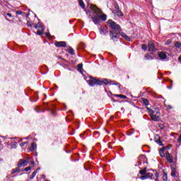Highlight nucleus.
<instances>
[{
  "label": "nucleus",
  "instance_id": "obj_1",
  "mask_svg": "<svg viewBox=\"0 0 181 181\" xmlns=\"http://www.w3.org/2000/svg\"><path fill=\"white\" fill-rule=\"evenodd\" d=\"M90 9L95 15L92 16L91 14H90V17L91 18L95 25H98V23H100V19H102V21H107V15L103 13L101 9L98 8L97 6L91 5Z\"/></svg>",
  "mask_w": 181,
  "mask_h": 181
},
{
  "label": "nucleus",
  "instance_id": "obj_2",
  "mask_svg": "<svg viewBox=\"0 0 181 181\" xmlns=\"http://www.w3.org/2000/svg\"><path fill=\"white\" fill-rule=\"evenodd\" d=\"M107 25L112 30L110 31V37L112 40H118V33L121 32V27L119 25L115 23L112 20L107 21Z\"/></svg>",
  "mask_w": 181,
  "mask_h": 181
},
{
  "label": "nucleus",
  "instance_id": "obj_3",
  "mask_svg": "<svg viewBox=\"0 0 181 181\" xmlns=\"http://www.w3.org/2000/svg\"><path fill=\"white\" fill-rule=\"evenodd\" d=\"M149 115L152 121L157 122L160 119V113L156 110H148Z\"/></svg>",
  "mask_w": 181,
  "mask_h": 181
},
{
  "label": "nucleus",
  "instance_id": "obj_4",
  "mask_svg": "<svg viewBox=\"0 0 181 181\" xmlns=\"http://www.w3.org/2000/svg\"><path fill=\"white\" fill-rule=\"evenodd\" d=\"M90 78H91V80H88L87 81V83L91 87H94V86H95V84H97L98 86H103V82H101L100 80L97 79L95 78H93V77H91Z\"/></svg>",
  "mask_w": 181,
  "mask_h": 181
},
{
  "label": "nucleus",
  "instance_id": "obj_5",
  "mask_svg": "<svg viewBox=\"0 0 181 181\" xmlns=\"http://www.w3.org/2000/svg\"><path fill=\"white\" fill-rule=\"evenodd\" d=\"M158 56L159 59L161 60H166L168 59V55L166 54V52H160L158 53Z\"/></svg>",
  "mask_w": 181,
  "mask_h": 181
},
{
  "label": "nucleus",
  "instance_id": "obj_6",
  "mask_svg": "<svg viewBox=\"0 0 181 181\" xmlns=\"http://www.w3.org/2000/svg\"><path fill=\"white\" fill-rule=\"evenodd\" d=\"M34 28L35 29H37V35H43V28L41 27L40 25H34Z\"/></svg>",
  "mask_w": 181,
  "mask_h": 181
},
{
  "label": "nucleus",
  "instance_id": "obj_7",
  "mask_svg": "<svg viewBox=\"0 0 181 181\" xmlns=\"http://www.w3.org/2000/svg\"><path fill=\"white\" fill-rule=\"evenodd\" d=\"M166 155V158L168 160V163H173V156H172V154L169 153V152H166L165 153Z\"/></svg>",
  "mask_w": 181,
  "mask_h": 181
},
{
  "label": "nucleus",
  "instance_id": "obj_8",
  "mask_svg": "<svg viewBox=\"0 0 181 181\" xmlns=\"http://www.w3.org/2000/svg\"><path fill=\"white\" fill-rule=\"evenodd\" d=\"M55 46L57 47H66L67 46V44L64 41H60L55 43Z\"/></svg>",
  "mask_w": 181,
  "mask_h": 181
},
{
  "label": "nucleus",
  "instance_id": "obj_9",
  "mask_svg": "<svg viewBox=\"0 0 181 181\" xmlns=\"http://www.w3.org/2000/svg\"><path fill=\"white\" fill-rule=\"evenodd\" d=\"M148 50L149 52H155V44L153 43V42L150 41L148 42Z\"/></svg>",
  "mask_w": 181,
  "mask_h": 181
},
{
  "label": "nucleus",
  "instance_id": "obj_10",
  "mask_svg": "<svg viewBox=\"0 0 181 181\" xmlns=\"http://www.w3.org/2000/svg\"><path fill=\"white\" fill-rule=\"evenodd\" d=\"M28 165V160L25 159H22L18 163V168H22V166H27Z\"/></svg>",
  "mask_w": 181,
  "mask_h": 181
},
{
  "label": "nucleus",
  "instance_id": "obj_11",
  "mask_svg": "<svg viewBox=\"0 0 181 181\" xmlns=\"http://www.w3.org/2000/svg\"><path fill=\"white\" fill-rule=\"evenodd\" d=\"M101 83H102V84H106V85L107 84H110V85H113V86L118 84L117 83H112V82L110 81V80H108L107 78L103 79L101 81Z\"/></svg>",
  "mask_w": 181,
  "mask_h": 181
},
{
  "label": "nucleus",
  "instance_id": "obj_12",
  "mask_svg": "<svg viewBox=\"0 0 181 181\" xmlns=\"http://www.w3.org/2000/svg\"><path fill=\"white\" fill-rule=\"evenodd\" d=\"M99 30H100V35H107V33H108V30H107V28L103 26L100 27Z\"/></svg>",
  "mask_w": 181,
  "mask_h": 181
},
{
  "label": "nucleus",
  "instance_id": "obj_13",
  "mask_svg": "<svg viewBox=\"0 0 181 181\" xmlns=\"http://www.w3.org/2000/svg\"><path fill=\"white\" fill-rule=\"evenodd\" d=\"M120 36L125 39V40H127V42H129L131 40V38H129V37H128V35H127L125 33H120Z\"/></svg>",
  "mask_w": 181,
  "mask_h": 181
},
{
  "label": "nucleus",
  "instance_id": "obj_14",
  "mask_svg": "<svg viewBox=\"0 0 181 181\" xmlns=\"http://www.w3.org/2000/svg\"><path fill=\"white\" fill-rule=\"evenodd\" d=\"M17 15H22V16H29V13H26L25 12H23L22 11H16Z\"/></svg>",
  "mask_w": 181,
  "mask_h": 181
},
{
  "label": "nucleus",
  "instance_id": "obj_15",
  "mask_svg": "<svg viewBox=\"0 0 181 181\" xmlns=\"http://www.w3.org/2000/svg\"><path fill=\"white\" fill-rule=\"evenodd\" d=\"M164 152H165V147H163L159 150L160 156H161V158H164V156H165Z\"/></svg>",
  "mask_w": 181,
  "mask_h": 181
},
{
  "label": "nucleus",
  "instance_id": "obj_16",
  "mask_svg": "<svg viewBox=\"0 0 181 181\" xmlns=\"http://www.w3.org/2000/svg\"><path fill=\"white\" fill-rule=\"evenodd\" d=\"M78 2L81 8H82V9L86 8V5L84 4V1H83V0H78Z\"/></svg>",
  "mask_w": 181,
  "mask_h": 181
},
{
  "label": "nucleus",
  "instance_id": "obj_17",
  "mask_svg": "<svg viewBox=\"0 0 181 181\" xmlns=\"http://www.w3.org/2000/svg\"><path fill=\"white\" fill-rule=\"evenodd\" d=\"M175 47L178 50H181V43L179 42H175L174 45Z\"/></svg>",
  "mask_w": 181,
  "mask_h": 181
},
{
  "label": "nucleus",
  "instance_id": "obj_18",
  "mask_svg": "<svg viewBox=\"0 0 181 181\" xmlns=\"http://www.w3.org/2000/svg\"><path fill=\"white\" fill-rule=\"evenodd\" d=\"M30 150L33 151L36 150V144L33 143L31 144V147L30 148Z\"/></svg>",
  "mask_w": 181,
  "mask_h": 181
},
{
  "label": "nucleus",
  "instance_id": "obj_19",
  "mask_svg": "<svg viewBox=\"0 0 181 181\" xmlns=\"http://www.w3.org/2000/svg\"><path fill=\"white\" fill-rule=\"evenodd\" d=\"M68 53H69V54H71L72 56H74V49L71 47H69V49H68Z\"/></svg>",
  "mask_w": 181,
  "mask_h": 181
},
{
  "label": "nucleus",
  "instance_id": "obj_20",
  "mask_svg": "<svg viewBox=\"0 0 181 181\" xmlns=\"http://www.w3.org/2000/svg\"><path fill=\"white\" fill-rule=\"evenodd\" d=\"M114 97H118L119 98H122L123 100H125V98H127V96H125L124 95H117V94H115Z\"/></svg>",
  "mask_w": 181,
  "mask_h": 181
},
{
  "label": "nucleus",
  "instance_id": "obj_21",
  "mask_svg": "<svg viewBox=\"0 0 181 181\" xmlns=\"http://www.w3.org/2000/svg\"><path fill=\"white\" fill-rule=\"evenodd\" d=\"M134 132H135V130H134V129H131L130 130H129L127 132V134L130 136V135H132V134H134Z\"/></svg>",
  "mask_w": 181,
  "mask_h": 181
},
{
  "label": "nucleus",
  "instance_id": "obj_22",
  "mask_svg": "<svg viewBox=\"0 0 181 181\" xmlns=\"http://www.w3.org/2000/svg\"><path fill=\"white\" fill-rule=\"evenodd\" d=\"M155 141H156V144H158L160 146H162L163 145L159 137H158V139H156Z\"/></svg>",
  "mask_w": 181,
  "mask_h": 181
},
{
  "label": "nucleus",
  "instance_id": "obj_23",
  "mask_svg": "<svg viewBox=\"0 0 181 181\" xmlns=\"http://www.w3.org/2000/svg\"><path fill=\"white\" fill-rule=\"evenodd\" d=\"M163 180L164 181H168V174H166V173L165 172L163 174Z\"/></svg>",
  "mask_w": 181,
  "mask_h": 181
},
{
  "label": "nucleus",
  "instance_id": "obj_24",
  "mask_svg": "<svg viewBox=\"0 0 181 181\" xmlns=\"http://www.w3.org/2000/svg\"><path fill=\"white\" fill-rule=\"evenodd\" d=\"M145 59H146V60H152L153 58H152V57L151 55L146 54L145 55Z\"/></svg>",
  "mask_w": 181,
  "mask_h": 181
},
{
  "label": "nucleus",
  "instance_id": "obj_25",
  "mask_svg": "<svg viewBox=\"0 0 181 181\" xmlns=\"http://www.w3.org/2000/svg\"><path fill=\"white\" fill-rule=\"evenodd\" d=\"M78 71L81 72V70H83V64H78Z\"/></svg>",
  "mask_w": 181,
  "mask_h": 181
},
{
  "label": "nucleus",
  "instance_id": "obj_26",
  "mask_svg": "<svg viewBox=\"0 0 181 181\" xmlns=\"http://www.w3.org/2000/svg\"><path fill=\"white\" fill-rule=\"evenodd\" d=\"M146 177H147V179H149V177H152V176H153V175L151 173H148L145 175Z\"/></svg>",
  "mask_w": 181,
  "mask_h": 181
},
{
  "label": "nucleus",
  "instance_id": "obj_27",
  "mask_svg": "<svg viewBox=\"0 0 181 181\" xmlns=\"http://www.w3.org/2000/svg\"><path fill=\"white\" fill-rule=\"evenodd\" d=\"M143 103L144 105H149V101L147 99H143Z\"/></svg>",
  "mask_w": 181,
  "mask_h": 181
},
{
  "label": "nucleus",
  "instance_id": "obj_28",
  "mask_svg": "<svg viewBox=\"0 0 181 181\" xmlns=\"http://www.w3.org/2000/svg\"><path fill=\"white\" fill-rule=\"evenodd\" d=\"M140 175H145L146 173V168H144L143 170L139 171Z\"/></svg>",
  "mask_w": 181,
  "mask_h": 181
},
{
  "label": "nucleus",
  "instance_id": "obj_29",
  "mask_svg": "<svg viewBox=\"0 0 181 181\" xmlns=\"http://www.w3.org/2000/svg\"><path fill=\"white\" fill-rule=\"evenodd\" d=\"M171 176L173 177H175V176H176V170H175V169L172 170Z\"/></svg>",
  "mask_w": 181,
  "mask_h": 181
},
{
  "label": "nucleus",
  "instance_id": "obj_30",
  "mask_svg": "<svg viewBox=\"0 0 181 181\" xmlns=\"http://www.w3.org/2000/svg\"><path fill=\"white\" fill-rule=\"evenodd\" d=\"M141 49H142L143 50H146V49H148V46H147L146 45H145V44H143V45H141Z\"/></svg>",
  "mask_w": 181,
  "mask_h": 181
},
{
  "label": "nucleus",
  "instance_id": "obj_31",
  "mask_svg": "<svg viewBox=\"0 0 181 181\" xmlns=\"http://www.w3.org/2000/svg\"><path fill=\"white\" fill-rule=\"evenodd\" d=\"M170 43H172V39L168 40L165 42V45H170Z\"/></svg>",
  "mask_w": 181,
  "mask_h": 181
},
{
  "label": "nucleus",
  "instance_id": "obj_32",
  "mask_svg": "<svg viewBox=\"0 0 181 181\" xmlns=\"http://www.w3.org/2000/svg\"><path fill=\"white\" fill-rule=\"evenodd\" d=\"M31 169H32V167L28 166V167L25 168L24 169V170H25V172H29V170H30Z\"/></svg>",
  "mask_w": 181,
  "mask_h": 181
},
{
  "label": "nucleus",
  "instance_id": "obj_33",
  "mask_svg": "<svg viewBox=\"0 0 181 181\" xmlns=\"http://www.w3.org/2000/svg\"><path fill=\"white\" fill-rule=\"evenodd\" d=\"M36 173H37V172L36 171H34L32 175H31V179H33V177H35V176H36Z\"/></svg>",
  "mask_w": 181,
  "mask_h": 181
},
{
  "label": "nucleus",
  "instance_id": "obj_34",
  "mask_svg": "<svg viewBox=\"0 0 181 181\" xmlns=\"http://www.w3.org/2000/svg\"><path fill=\"white\" fill-rule=\"evenodd\" d=\"M140 179L141 180H145L146 179H148L147 177H146V175H143V176H141L140 177Z\"/></svg>",
  "mask_w": 181,
  "mask_h": 181
},
{
  "label": "nucleus",
  "instance_id": "obj_35",
  "mask_svg": "<svg viewBox=\"0 0 181 181\" xmlns=\"http://www.w3.org/2000/svg\"><path fill=\"white\" fill-rule=\"evenodd\" d=\"M16 172H19V168H16L14 170H13V173H16Z\"/></svg>",
  "mask_w": 181,
  "mask_h": 181
},
{
  "label": "nucleus",
  "instance_id": "obj_36",
  "mask_svg": "<svg viewBox=\"0 0 181 181\" xmlns=\"http://www.w3.org/2000/svg\"><path fill=\"white\" fill-rule=\"evenodd\" d=\"M27 25L28 26H32V22L28 21Z\"/></svg>",
  "mask_w": 181,
  "mask_h": 181
},
{
  "label": "nucleus",
  "instance_id": "obj_37",
  "mask_svg": "<svg viewBox=\"0 0 181 181\" xmlns=\"http://www.w3.org/2000/svg\"><path fill=\"white\" fill-rule=\"evenodd\" d=\"M155 176L156 178H159V173H156Z\"/></svg>",
  "mask_w": 181,
  "mask_h": 181
},
{
  "label": "nucleus",
  "instance_id": "obj_38",
  "mask_svg": "<svg viewBox=\"0 0 181 181\" xmlns=\"http://www.w3.org/2000/svg\"><path fill=\"white\" fill-rule=\"evenodd\" d=\"M6 15H7V16H8L9 18H12V14L8 13Z\"/></svg>",
  "mask_w": 181,
  "mask_h": 181
},
{
  "label": "nucleus",
  "instance_id": "obj_39",
  "mask_svg": "<svg viewBox=\"0 0 181 181\" xmlns=\"http://www.w3.org/2000/svg\"><path fill=\"white\" fill-rule=\"evenodd\" d=\"M118 15H119V16H123L124 14L122 13V12L119 11Z\"/></svg>",
  "mask_w": 181,
  "mask_h": 181
},
{
  "label": "nucleus",
  "instance_id": "obj_40",
  "mask_svg": "<svg viewBox=\"0 0 181 181\" xmlns=\"http://www.w3.org/2000/svg\"><path fill=\"white\" fill-rule=\"evenodd\" d=\"M167 108H168V110H172L173 107H172V106H170V105H168V106H167Z\"/></svg>",
  "mask_w": 181,
  "mask_h": 181
},
{
  "label": "nucleus",
  "instance_id": "obj_41",
  "mask_svg": "<svg viewBox=\"0 0 181 181\" xmlns=\"http://www.w3.org/2000/svg\"><path fill=\"white\" fill-rule=\"evenodd\" d=\"M177 141H178V142H181V135L179 136Z\"/></svg>",
  "mask_w": 181,
  "mask_h": 181
},
{
  "label": "nucleus",
  "instance_id": "obj_42",
  "mask_svg": "<svg viewBox=\"0 0 181 181\" xmlns=\"http://www.w3.org/2000/svg\"><path fill=\"white\" fill-rule=\"evenodd\" d=\"M26 143H25V142H23V143H21L20 145H21V146H25V144Z\"/></svg>",
  "mask_w": 181,
  "mask_h": 181
},
{
  "label": "nucleus",
  "instance_id": "obj_43",
  "mask_svg": "<svg viewBox=\"0 0 181 181\" xmlns=\"http://www.w3.org/2000/svg\"><path fill=\"white\" fill-rule=\"evenodd\" d=\"M178 60H179L180 63H181V55L179 57Z\"/></svg>",
  "mask_w": 181,
  "mask_h": 181
},
{
  "label": "nucleus",
  "instance_id": "obj_44",
  "mask_svg": "<svg viewBox=\"0 0 181 181\" xmlns=\"http://www.w3.org/2000/svg\"><path fill=\"white\" fill-rule=\"evenodd\" d=\"M46 35L47 36V37H49V33H47Z\"/></svg>",
  "mask_w": 181,
  "mask_h": 181
},
{
  "label": "nucleus",
  "instance_id": "obj_45",
  "mask_svg": "<svg viewBox=\"0 0 181 181\" xmlns=\"http://www.w3.org/2000/svg\"><path fill=\"white\" fill-rule=\"evenodd\" d=\"M37 112H40V111L37 110V108L35 109Z\"/></svg>",
  "mask_w": 181,
  "mask_h": 181
},
{
  "label": "nucleus",
  "instance_id": "obj_46",
  "mask_svg": "<svg viewBox=\"0 0 181 181\" xmlns=\"http://www.w3.org/2000/svg\"><path fill=\"white\" fill-rule=\"evenodd\" d=\"M32 165L35 163V161H31Z\"/></svg>",
  "mask_w": 181,
  "mask_h": 181
},
{
  "label": "nucleus",
  "instance_id": "obj_47",
  "mask_svg": "<svg viewBox=\"0 0 181 181\" xmlns=\"http://www.w3.org/2000/svg\"><path fill=\"white\" fill-rule=\"evenodd\" d=\"M156 181H159V178H156Z\"/></svg>",
  "mask_w": 181,
  "mask_h": 181
},
{
  "label": "nucleus",
  "instance_id": "obj_48",
  "mask_svg": "<svg viewBox=\"0 0 181 181\" xmlns=\"http://www.w3.org/2000/svg\"><path fill=\"white\" fill-rule=\"evenodd\" d=\"M111 118H114V117L111 116Z\"/></svg>",
  "mask_w": 181,
  "mask_h": 181
},
{
  "label": "nucleus",
  "instance_id": "obj_49",
  "mask_svg": "<svg viewBox=\"0 0 181 181\" xmlns=\"http://www.w3.org/2000/svg\"><path fill=\"white\" fill-rule=\"evenodd\" d=\"M87 1V2H88V1H90V0H86Z\"/></svg>",
  "mask_w": 181,
  "mask_h": 181
}]
</instances>
